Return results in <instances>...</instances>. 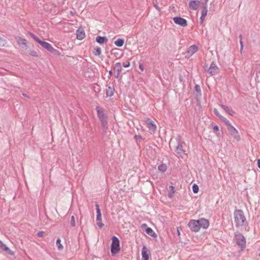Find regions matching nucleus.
Instances as JSON below:
<instances>
[{
  "instance_id": "b1692460",
  "label": "nucleus",
  "mask_w": 260,
  "mask_h": 260,
  "mask_svg": "<svg viewBox=\"0 0 260 260\" xmlns=\"http://www.w3.org/2000/svg\"><path fill=\"white\" fill-rule=\"evenodd\" d=\"M145 232L149 236L153 237H156L157 235L154 233L151 228H146Z\"/></svg>"
},
{
  "instance_id": "f8f14e48",
  "label": "nucleus",
  "mask_w": 260,
  "mask_h": 260,
  "mask_svg": "<svg viewBox=\"0 0 260 260\" xmlns=\"http://www.w3.org/2000/svg\"><path fill=\"white\" fill-rule=\"evenodd\" d=\"M16 39L18 45L20 47L25 49H27V41L25 39L21 38L20 37H17V38H16Z\"/></svg>"
},
{
  "instance_id": "7c9ffc66",
  "label": "nucleus",
  "mask_w": 260,
  "mask_h": 260,
  "mask_svg": "<svg viewBox=\"0 0 260 260\" xmlns=\"http://www.w3.org/2000/svg\"><path fill=\"white\" fill-rule=\"evenodd\" d=\"M199 188L196 184H193L192 185V191L194 193H197L199 192Z\"/></svg>"
},
{
  "instance_id": "f03ea898",
  "label": "nucleus",
  "mask_w": 260,
  "mask_h": 260,
  "mask_svg": "<svg viewBox=\"0 0 260 260\" xmlns=\"http://www.w3.org/2000/svg\"><path fill=\"white\" fill-rule=\"evenodd\" d=\"M234 222L238 228H242L247 224L244 213L242 210H237L234 213Z\"/></svg>"
},
{
  "instance_id": "423d86ee",
  "label": "nucleus",
  "mask_w": 260,
  "mask_h": 260,
  "mask_svg": "<svg viewBox=\"0 0 260 260\" xmlns=\"http://www.w3.org/2000/svg\"><path fill=\"white\" fill-rule=\"evenodd\" d=\"M234 240L241 250H243L245 249L246 247V239L242 234L236 233Z\"/></svg>"
},
{
  "instance_id": "4c0bfd02",
  "label": "nucleus",
  "mask_w": 260,
  "mask_h": 260,
  "mask_svg": "<svg viewBox=\"0 0 260 260\" xmlns=\"http://www.w3.org/2000/svg\"><path fill=\"white\" fill-rule=\"evenodd\" d=\"M153 5H154V7L157 9L159 11H160V8L158 6L157 4L156 3H153Z\"/></svg>"
},
{
  "instance_id": "f704fd0d",
  "label": "nucleus",
  "mask_w": 260,
  "mask_h": 260,
  "mask_svg": "<svg viewBox=\"0 0 260 260\" xmlns=\"http://www.w3.org/2000/svg\"><path fill=\"white\" fill-rule=\"evenodd\" d=\"M45 232L44 231H39L37 233V235L39 237H42L44 236Z\"/></svg>"
},
{
  "instance_id": "c9c22d12",
  "label": "nucleus",
  "mask_w": 260,
  "mask_h": 260,
  "mask_svg": "<svg viewBox=\"0 0 260 260\" xmlns=\"http://www.w3.org/2000/svg\"><path fill=\"white\" fill-rule=\"evenodd\" d=\"M122 66L124 68H128L130 66V62L129 61H127L126 62H123L122 63Z\"/></svg>"
},
{
  "instance_id": "a18cd8bd",
  "label": "nucleus",
  "mask_w": 260,
  "mask_h": 260,
  "mask_svg": "<svg viewBox=\"0 0 260 260\" xmlns=\"http://www.w3.org/2000/svg\"><path fill=\"white\" fill-rule=\"evenodd\" d=\"M241 49L242 50L243 47V42L242 41H240Z\"/></svg>"
},
{
  "instance_id": "bb28decb",
  "label": "nucleus",
  "mask_w": 260,
  "mask_h": 260,
  "mask_svg": "<svg viewBox=\"0 0 260 260\" xmlns=\"http://www.w3.org/2000/svg\"><path fill=\"white\" fill-rule=\"evenodd\" d=\"M124 43V40L123 39H118L115 41L114 44L117 47H121Z\"/></svg>"
},
{
  "instance_id": "1a4fd4ad",
  "label": "nucleus",
  "mask_w": 260,
  "mask_h": 260,
  "mask_svg": "<svg viewBox=\"0 0 260 260\" xmlns=\"http://www.w3.org/2000/svg\"><path fill=\"white\" fill-rule=\"evenodd\" d=\"M208 72L211 75L217 74L219 72V68L214 62H212L210 64Z\"/></svg>"
},
{
  "instance_id": "4be33fe9",
  "label": "nucleus",
  "mask_w": 260,
  "mask_h": 260,
  "mask_svg": "<svg viewBox=\"0 0 260 260\" xmlns=\"http://www.w3.org/2000/svg\"><path fill=\"white\" fill-rule=\"evenodd\" d=\"M146 123L148 125L149 128L150 130H151L152 131H154L156 130V125L154 123V122L152 121L151 119H147V120L146 121Z\"/></svg>"
},
{
  "instance_id": "79ce46f5",
  "label": "nucleus",
  "mask_w": 260,
  "mask_h": 260,
  "mask_svg": "<svg viewBox=\"0 0 260 260\" xmlns=\"http://www.w3.org/2000/svg\"><path fill=\"white\" fill-rule=\"evenodd\" d=\"M119 73L116 72V73L115 74L114 77L115 78H118L120 75Z\"/></svg>"
},
{
  "instance_id": "ea45409f",
  "label": "nucleus",
  "mask_w": 260,
  "mask_h": 260,
  "mask_svg": "<svg viewBox=\"0 0 260 260\" xmlns=\"http://www.w3.org/2000/svg\"><path fill=\"white\" fill-rule=\"evenodd\" d=\"M158 169L160 172H162V164L158 166Z\"/></svg>"
},
{
  "instance_id": "39448f33",
  "label": "nucleus",
  "mask_w": 260,
  "mask_h": 260,
  "mask_svg": "<svg viewBox=\"0 0 260 260\" xmlns=\"http://www.w3.org/2000/svg\"><path fill=\"white\" fill-rule=\"evenodd\" d=\"M214 112L221 119L222 121H223L227 125L229 126L228 129L231 135H235L238 133L237 130L234 127L231 125V123L228 119H226L219 114V112L216 109H214Z\"/></svg>"
},
{
  "instance_id": "58836bf2",
  "label": "nucleus",
  "mask_w": 260,
  "mask_h": 260,
  "mask_svg": "<svg viewBox=\"0 0 260 260\" xmlns=\"http://www.w3.org/2000/svg\"><path fill=\"white\" fill-rule=\"evenodd\" d=\"M213 129L214 131H219V127L217 125H214L213 127Z\"/></svg>"
},
{
  "instance_id": "5701e85b",
  "label": "nucleus",
  "mask_w": 260,
  "mask_h": 260,
  "mask_svg": "<svg viewBox=\"0 0 260 260\" xmlns=\"http://www.w3.org/2000/svg\"><path fill=\"white\" fill-rule=\"evenodd\" d=\"M114 70L116 72L120 73L122 70L121 63H120V62L116 63L114 66Z\"/></svg>"
},
{
  "instance_id": "393cba45",
  "label": "nucleus",
  "mask_w": 260,
  "mask_h": 260,
  "mask_svg": "<svg viewBox=\"0 0 260 260\" xmlns=\"http://www.w3.org/2000/svg\"><path fill=\"white\" fill-rule=\"evenodd\" d=\"M168 196L169 198H171L174 196L175 193V187L173 186H170L168 189Z\"/></svg>"
},
{
  "instance_id": "2f4dec72",
  "label": "nucleus",
  "mask_w": 260,
  "mask_h": 260,
  "mask_svg": "<svg viewBox=\"0 0 260 260\" xmlns=\"http://www.w3.org/2000/svg\"><path fill=\"white\" fill-rule=\"evenodd\" d=\"M70 223H71V225L72 227L75 226V225H76L75 219V217L73 215L72 216V217H71Z\"/></svg>"
},
{
  "instance_id": "7ed1b4c3",
  "label": "nucleus",
  "mask_w": 260,
  "mask_h": 260,
  "mask_svg": "<svg viewBox=\"0 0 260 260\" xmlns=\"http://www.w3.org/2000/svg\"><path fill=\"white\" fill-rule=\"evenodd\" d=\"M95 109L97 112L98 117L101 123L103 132L106 133L108 129L107 116L102 108L96 106Z\"/></svg>"
},
{
  "instance_id": "412c9836",
  "label": "nucleus",
  "mask_w": 260,
  "mask_h": 260,
  "mask_svg": "<svg viewBox=\"0 0 260 260\" xmlns=\"http://www.w3.org/2000/svg\"><path fill=\"white\" fill-rule=\"evenodd\" d=\"M149 255L147 253V248L144 246L142 249V260H148Z\"/></svg>"
},
{
  "instance_id": "cd10ccee",
  "label": "nucleus",
  "mask_w": 260,
  "mask_h": 260,
  "mask_svg": "<svg viewBox=\"0 0 260 260\" xmlns=\"http://www.w3.org/2000/svg\"><path fill=\"white\" fill-rule=\"evenodd\" d=\"M93 54L95 56H99L101 54V49L100 47H96L94 48Z\"/></svg>"
},
{
  "instance_id": "49530a36",
  "label": "nucleus",
  "mask_w": 260,
  "mask_h": 260,
  "mask_svg": "<svg viewBox=\"0 0 260 260\" xmlns=\"http://www.w3.org/2000/svg\"><path fill=\"white\" fill-rule=\"evenodd\" d=\"M22 95H23V96H24V97H26V98H29V96H28L26 94H25V93H22Z\"/></svg>"
},
{
  "instance_id": "e433bc0d",
  "label": "nucleus",
  "mask_w": 260,
  "mask_h": 260,
  "mask_svg": "<svg viewBox=\"0 0 260 260\" xmlns=\"http://www.w3.org/2000/svg\"><path fill=\"white\" fill-rule=\"evenodd\" d=\"M142 138L140 135H135L134 136V139L136 141H137L138 140H142Z\"/></svg>"
},
{
  "instance_id": "2eb2a0df",
  "label": "nucleus",
  "mask_w": 260,
  "mask_h": 260,
  "mask_svg": "<svg viewBox=\"0 0 260 260\" xmlns=\"http://www.w3.org/2000/svg\"><path fill=\"white\" fill-rule=\"evenodd\" d=\"M107 88L106 89V94L107 96L111 97L114 95V92L115 91L114 86H111L109 85H107Z\"/></svg>"
},
{
  "instance_id": "6ab92c4d",
  "label": "nucleus",
  "mask_w": 260,
  "mask_h": 260,
  "mask_svg": "<svg viewBox=\"0 0 260 260\" xmlns=\"http://www.w3.org/2000/svg\"><path fill=\"white\" fill-rule=\"evenodd\" d=\"M28 34L36 42L40 44L42 46L43 45V43H44L45 41L41 40L37 36L31 32H29Z\"/></svg>"
},
{
  "instance_id": "a878e982",
  "label": "nucleus",
  "mask_w": 260,
  "mask_h": 260,
  "mask_svg": "<svg viewBox=\"0 0 260 260\" xmlns=\"http://www.w3.org/2000/svg\"><path fill=\"white\" fill-rule=\"evenodd\" d=\"M221 107L229 114L231 115H233L235 114V112L231 108L227 107H225L223 105L221 106Z\"/></svg>"
},
{
  "instance_id": "dca6fc26",
  "label": "nucleus",
  "mask_w": 260,
  "mask_h": 260,
  "mask_svg": "<svg viewBox=\"0 0 260 260\" xmlns=\"http://www.w3.org/2000/svg\"><path fill=\"white\" fill-rule=\"evenodd\" d=\"M85 37V34L82 29H78L76 31V38L78 40H83Z\"/></svg>"
},
{
  "instance_id": "c756f323",
  "label": "nucleus",
  "mask_w": 260,
  "mask_h": 260,
  "mask_svg": "<svg viewBox=\"0 0 260 260\" xmlns=\"http://www.w3.org/2000/svg\"><path fill=\"white\" fill-rule=\"evenodd\" d=\"M7 43V41L6 40L0 37V47L5 46Z\"/></svg>"
},
{
  "instance_id": "473e14b6",
  "label": "nucleus",
  "mask_w": 260,
  "mask_h": 260,
  "mask_svg": "<svg viewBox=\"0 0 260 260\" xmlns=\"http://www.w3.org/2000/svg\"><path fill=\"white\" fill-rule=\"evenodd\" d=\"M29 54L32 56L38 57L39 56L38 53L34 50L31 51L29 53Z\"/></svg>"
},
{
  "instance_id": "a211bd4d",
  "label": "nucleus",
  "mask_w": 260,
  "mask_h": 260,
  "mask_svg": "<svg viewBox=\"0 0 260 260\" xmlns=\"http://www.w3.org/2000/svg\"><path fill=\"white\" fill-rule=\"evenodd\" d=\"M96 42L100 44H103L108 42V39L106 37L98 36L95 39Z\"/></svg>"
},
{
  "instance_id": "a19ab883",
  "label": "nucleus",
  "mask_w": 260,
  "mask_h": 260,
  "mask_svg": "<svg viewBox=\"0 0 260 260\" xmlns=\"http://www.w3.org/2000/svg\"><path fill=\"white\" fill-rule=\"evenodd\" d=\"M139 69L141 70V71H144L143 66L141 63L139 64Z\"/></svg>"
},
{
  "instance_id": "f3484780",
  "label": "nucleus",
  "mask_w": 260,
  "mask_h": 260,
  "mask_svg": "<svg viewBox=\"0 0 260 260\" xmlns=\"http://www.w3.org/2000/svg\"><path fill=\"white\" fill-rule=\"evenodd\" d=\"M0 248L10 255H13L14 254V252L10 250V248L5 244H4L2 241L0 244Z\"/></svg>"
},
{
  "instance_id": "aec40b11",
  "label": "nucleus",
  "mask_w": 260,
  "mask_h": 260,
  "mask_svg": "<svg viewBox=\"0 0 260 260\" xmlns=\"http://www.w3.org/2000/svg\"><path fill=\"white\" fill-rule=\"evenodd\" d=\"M207 12H208L207 7L206 6H204L202 10L201 16L200 18L201 22L202 23L203 22L204 19H205V17H206V16L207 15Z\"/></svg>"
},
{
  "instance_id": "c85d7f7f",
  "label": "nucleus",
  "mask_w": 260,
  "mask_h": 260,
  "mask_svg": "<svg viewBox=\"0 0 260 260\" xmlns=\"http://www.w3.org/2000/svg\"><path fill=\"white\" fill-rule=\"evenodd\" d=\"M56 245L57 246L58 250H60L62 249L63 246L61 244V240L59 238L56 240Z\"/></svg>"
},
{
  "instance_id": "20e7f679",
  "label": "nucleus",
  "mask_w": 260,
  "mask_h": 260,
  "mask_svg": "<svg viewBox=\"0 0 260 260\" xmlns=\"http://www.w3.org/2000/svg\"><path fill=\"white\" fill-rule=\"evenodd\" d=\"M120 250V241L115 236L112 237V243L111 245V252L113 255L119 252Z\"/></svg>"
},
{
  "instance_id": "6e6552de",
  "label": "nucleus",
  "mask_w": 260,
  "mask_h": 260,
  "mask_svg": "<svg viewBox=\"0 0 260 260\" xmlns=\"http://www.w3.org/2000/svg\"><path fill=\"white\" fill-rule=\"evenodd\" d=\"M176 151L177 154H179L180 156L182 158L186 157L187 155L186 151L184 150L183 148V145L182 143L178 144L176 147Z\"/></svg>"
},
{
  "instance_id": "0eeeda50",
  "label": "nucleus",
  "mask_w": 260,
  "mask_h": 260,
  "mask_svg": "<svg viewBox=\"0 0 260 260\" xmlns=\"http://www.w3.org/2000/svg\"><path fill=\"white\" fill-rule=\"evenodd\" d=\"M95 207L96 211V220L97 222L98 226L100 228H102L104 226V224L102 223V214L101 212V210L100 209V207L98 203H95Z\"/></svg>"
},
{
  "instance_id": "ddd939ff",
  "label": "nucleus",
  "mask_w": 260,
  "mask_h": 260,
  "mask_svg": "<svg viewBox=\"0 0 260 260\" xmlns=\"http://www.w3.org/2000/svg\"><path fill=\"white\" fill-rule=\"evenodd\" d=\"M198 50V47L196 45H192L190 46L187 52L186 55L187 57H189L192 56L194 53H195Z\"/></svg>"
},
{
  "instance_id": "4468645a",
  "label": "nucleus",
  "mask_w": 260,
  "mask_h": 260,
  "mask_svg": "<svg viewBox=\"0 0 260 260\" xmlns=\"http://www.w3.org/2000/svg\"><path fill=\"white\" fill-rule=\"evenodd\" d=\"M42 47L52 53H55V52L57 51L56 49L53 48L50 44L47 42H45V43H43Z\"/></svg>"
},
{
  "instance_id": "de8ad7c7",
  "label": "nucleus",
  "mask_w": 260,
  "mask_h": 260,
  "mask_svg": "<svg viewBox=\"0 0 260 260\" xmlns=\"http://www.w3.org/2000/svg\"><path fill=\"white\" fill-rule=\"evenodd\" d=\"M178 234L179 235L180 234V232L178 230Z\"/></svg>"
},
{
  "instance_id": "9d476101",
  "label": "nucleus",
  "mask_w": 260,
  "mask_h": 260,
  "mask_svg": "<svg viewBox=\"0 0 260 260\" xmlns=\"http://www.w3.org/2000/svg\"><path fill=\"white\" fill-rule=\"evenodd\" d=\"M173 20L176 24L182 26L184 27L187 25V21L184 18L176 17L173 18Z\"/></svg>"
},
{
  "instance_id": "f257e3e1",
  "label": "nucleus",
  "mask_w": 260,
  "mask_h": 260,
  "mask_svg": "<svg viewBox=\"0 0 260 260\" xmlns=\"http://www.w3.org/2000/svg\"><path fill=\"white\" fill-rule=\"evenodd\" d=\"M209 224V221L204 218H201L198 220H190L188 223L189 229L194 232H199L201 228L208 229Z\"/></svg>"
},
{
  "instance_id": "9b49d317",
  "label": "nucleus",
  "mask_w": 260,
  "mask_h": 260,
  "mask_svg": "<svg viewBox=\"0 0 260 260\" xmlns=\"http://www.w3.org/2000/svg\"><path fill=\"white\" fill-rule=\"evenodd\" d=\"M201 5L200 1H191L189 3V8L190 10H196Z\"/></svg>"
},
{
  "instance_id": "c03bdc74",
  "label": "nucleus",
  "mask_w": 260,
  "mask_h": 260,
  "mask_svg": "<svg viewBox=\"0 0 260 260\" xmlns=\"http://www.w3.org/2000/svg\"><path fill=\"white\" fill-rule=\"evenodd\" d=\"M257 166L260 169V158L257 160Z\"/></svg>"
},
{
  "instance_id": "37998d69",
  "label": "nucleus",
  "mask_w": 260,
  "mask_h": 260,
  "mask_svg": "<svg viewBox=\"0 0 260 260\" xmlns=\"http://www.w3.org/2000/svg\"><path fill=\"white\" fill-rule=\"evenodd\" d=\"M109 77H110L113 75V72L112 70L109 71Z\"/></svg>"
},
{
  "instance_id": "72a5a7b5",
  "label": "nucleus",
  "mask_w": 260,
  "mask_h": 260,
  "mask_svg": "<svg viewBox=\"0 0 260 260\" xmlns=\"http://www.w3.org/2000/svg\"><path fill=\"white\" fill-rule=\"evenodd\" d=\"M147 224L146 223H143L141 225V228L143 231H146V228H148Z\"/></svg>"
}]
</instances>
